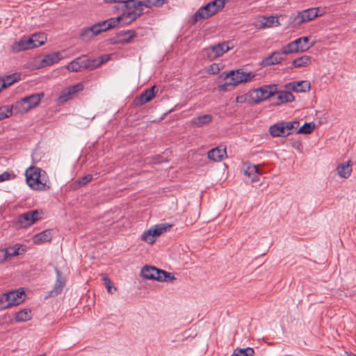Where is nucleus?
<instances>
[{"label":"nucleus","instance_id":"obj_21","mask_svg":"<svg viewBox=\"0 0 356 356\" xmlns=\"http://www.w3.org/2000/svg\"><path fill=\"white\" fill-rule=\"evenodd\" d=\"M269 132L273 137L286 136L291 134V132H286L284 122L271 125L269 128Z\"/></svg>","mask_w":356,"mask_h":356},{"label":"nucleus","instance_id":"obj_49","mask_svg":"<svg viewBox=\"0 0 356 356\" xmlns=\"http://www.w3.org/2000/svg\"><path fill=\"white\" fill-rule=\"evenodd\" d=\"M220 68L218 64L213 63L207 69V72L210 74H215L220 72Z\"/></svg>","mask_w":356,"mask_h":356},{"label":"nucleus","instance_id":"obj_47","mask_svg":"<svg viewBox=\"0 0 356 356\" xmlns=\"http://www.w3.org/2000/svg\"><path fill=\"white\" fill-rule=\"evenodd\" d=\"M284 124L285 126V129L286 132H291V131L293 129H296L299 125V122L298 121H292V122H284Z\"/></svg>","mask_w":356,"mask_h":356},{"label":"nucleus","instance_id":"obj_34","mask_svg":"<svg viewBox=\"0 0 356 356\" xmlns=\"http://www.w3.org/2000/svg\"><path fill=\"white\" fill-rule=\"evenodd\" d=\"M128 4L132 7H134V5H136L142 11H143V7L149 8L154 6L153 1H152L150 0H144V1L131 0V1L128 2Z\"/></svg>","mask_w":356,"mask_h":356},{"label":"nucleus","instance_id":"obj_18","mask_svg":"<svg viewBox=\"0 0 356 356\" xmlns=\"http://www.w3.org/2000/svg\"><path fill=\"white\" fill-rule=\"evenodd\" d=\"M282 49L280 51H274L270 56L265 58L261 61L263 66H270L278 64L284 59Z\"/></svg>","mask_w":356,"mask_h":356},{"label":"nucleus","instance_id":"obj_42","mask_svg":"<svg viewBox=\"0 0 356 356\" xmlns=\"http://www.w3.org/2000/svg\"><path fill=\"white\" fill-rule=\"evenodd\" d=\"M120 35L122 37V42L128 43L136 36V33L134 30H128L120 33Z\"/></svg>","mask_w":356,"mask_h":356},{"label":"nucleus","instance_id":"obj_6","mask_svg":"<svg viewBox=\"0 0 356 356\" xmlns=\"http://www.w3.org/2000/svg\"><path fill=\"white\" fill-rule=\"evenodd\" d=\"M231 44L232 42L227 41L211 45L202 50V56L209 60H215L232 49L233 46Z\"/></svg>","mask_w":356,"mask_h":356},{"label":"nucleus","instance_id":"obj_32","mask_svg":"<svg viewBox=\"0 0 356 356\" xmlns=\"http://www.w3.org/2000/svg\"><path fill=\"white\" fill-rule=\"evenodd\" d=\"M295 41H299V42H297V46L299 47L300 52L306 51L314 45V42L310 44H308L309 41V37H301L295 40Z\"/></svg>","mask_w":356,"mask_h":356},{"label":"nucleus","instance_id":"obj_1","mask_svg":"<svg viewBox=\"0 0 356 356\" xmlns=\"http://www.w3.org/2000/svg\"><path fill=\"white\" fill-rule=\"evenodd\" d=\"M120 22H122L121 16L109 18L106 20L97 22L90 27L81 29L80 38L83 41H89L94 36L116 26Z\"/></svg>","mask_w":356,"mask_h":356},{"label":"nucleus","instance_id":"obj_50","mask_svg":"<svg viewBox=\"0 0 356 356\" xmlns=\"http://www.w3.org/2000/svg\"><path fill=\"white\" fill-rule=\"evenodd\" d=\"M11 174L8 172H4L0 175V181H4L10 179Z\"/></svg>","mask_w":356,"mask_h":356},{"label":"nucleus","instance_id":"obj_16","mask_svg":"<svg viewBox=\"0 0 356 356\" xmlns=\"http://www.w3.org/2000/svg\"><path fill=\"white\" fill-rule=\"evenodd\" d=\"M33 181L37 182L35 185L32 184V183L28 184L33 190L47 191L51 188V184L45 171H43L41 177L36 178V180L34 179Z\"/></svg>","mask_w":356,"mask_h":356},{"label":"nucleus","instance_id":"obj_38","mask_svg":"<svg viewBox=\"0 0 356 356\" xmlns=\"http://www.w3.org/2000/svg\"><path fill=\"white\" fill-rule=\"evenodd\" d=\"M31 318V311L29 309L21 310L15 316V320L17 322L27 321Z\"/></svg>","mask_w":356,"mask_h":356},{"label":"nucleus","instance_id":"obj_27","mask_svg":"<svg viewBox=\"0 0 356 356\" xmlns=\"http://www.w3.org/2000/svg\"><path fill=\"white\" fill-rule=\"evenodd\" d=\"M338 175L343 178H348L352 172V165L350 161L342 163L337 166Z\"/></svg>","mask_w":356,"mask_h":356},{"label":"nucleus","instance_id":"obj_26","mask_svg":"<svg viewBox=\"0 0 356 356\" xmlns=\"http://www.w3.org/2000/svg\"><path fill=\"white\" fill-rule=\"evenodd\" d=\"M226 155V149L216 147L209 150L207 153L208 158L213 161H220Z\"/></svg>","mask_w":356,"mask_h":356},{"label":"nucleus","instance_id":"obj_12","mask_svg":"<svg viewBox=\"0 0 356 356\" xmlns=\"http://www.w3.org/2000/svg\"><path fill=\"white\" fill-rule=\"evenodd\" d=\"M83 90L82 83H79L76 85L64 88L60 93L58 101L59 103H65L72 99L77 92Z\"/></svg>","mask_w":356,"mask_h":356},{"label":"nucleus","instance_id":"obj_37","mask_svg":"<svg viewBox=\"0 0 356 356\" xmlns=\"http://www.w3.org/2000/svg\"><path fill=\"white\" fill-rule=\"evenodd\" d=\"M254 350L252 348H236L231 356H254Z\"/></svg>","mask_w":356,"mask_h":356},{"label":"nucleus","instance_id":"obj_44","mask_svg":"<svg viewBox=\"0 0 356 356\" xmlns=\"http://www.w3.org/2000/svg\"><path fill=\"white\" fill-rule=\"evenodd\" d=\"M315 125L314 123L305 122L299 129L298 130V134H311L314 129Z\"/></svg>","mask_w":356,"mask_h":356},{"label":"nucleus","instance_id":"obj_15","mask_svg":"<svg viewBox=\"0 0 356 356\" xmlns=\"http://www.w3.org/2000/svg\"><path fill=\"white\" fill-rule=\"evenodd\" d=\"M284 87L288 90L296 92H306L309 91L311 84L309 81H293L285 84Z\"/></svg>","mask_w":356,"mask_h":356},{"label":"nucleus","instance_id":"obj_10","mask_svg":"<svg viewBox=\"0 0 356 356\" xmlns=\"http://www.w3.org/2000/svg\"><path fill=\"white\" fill-rule=\"evenodd\" d=\"M129 1H124L125 4H124V6L121 8L123 11L122 14L120 15L123 24H130L144 13V12L140 10L136 5H134V7L129 5L128 2Z\"/></svg>","mask_w":356,"mask_h":356},{"label":"nucleus","instance_id":"obj_54","mask_svg":"<svg viewBox=\"0 0 356 356\" xmlns=\"http://www.w3.org/2000/svg\"><path fill=\"white\" fill-rule=\"evenodd\" d=\"M101 58H103V60H106V61H107L108 60V56H102Z\"/></svg>","mask_w":356,"mask_h":356},{"label":"nucleus","instance_id":"obj_13","mask_svg":"<svg viewBox=\"0 0 356 356\" xmlns=\"http://www.w3.org/2000/svg\"><path fill=\"white\" fill-rule=\"evenodd\" d=\"M157 92L158 89L156 86H153L149 89L144 90L139 96L134 99V104L138 106L145 104L155 97Z\"/></svg>","mask_w":356,"mask_h":356},{"label":"nucleus","instance_id":"obj_24","mask_svg":"<svg viewBox=\"0 0 356 356\" xmlns=\"http://www.w3.org/2000/svg\"><path fill=\"white\" fill-rule=\"evenodd\" d=\"M258 23H259V24H257L256 26L259 29H264L280 25L278 19L274 16L261 17V19L258 21Z\"/></svg>","mask_w":356,"mask_h":356},{"label":"nucleus","instance_id":"obj_55","mask_svg":"<svg viewBox=\"0 0 356 356\" xmlns=\"http://www.w3.org/2000/svg\"><path fill=\"white\" fill-rule=\"evenodd\" d=\"M354 356H356L355 355H354Z\"/></svg>","mask_w":356,"mask_h":356},{"label":"nucleus","instance_id":"obj_19","mask_svg":"<svg viewBox=\"0 0 356 356\" xmlns=\"http://www.w3.org/2000/svg\"><path fill=\"white\" fill-rule=\"evenodd\" d=\"M44 170H42L40 168L31 166L28 169H26L25 172L26 180L27 184L32 183V184L35 185L36 181H33L34 179L36 180V178L41 177L42 173H43Z\"/></svg>","mask_w":356,"mask_h":356},{"label":"nucleus","instance_id":"obj_36","mask_svg":"<svg viewBox=\"0 0 356 356\" xmlns=\"http://www.w3.org/2000/svg\"><path fill=\"white\" fill-rule=\"evenodd\" d=\"M106 62V60H103V58H99L97 59L89 60L86 57V64L87 65L86 69L92 70L98 67H99L102 64Z\"/></svg>","mask_w":356,"mask_h":356},{"label":"nucleus","instance_id":"obj_8","mask_svg":"<svg viewBox=\"0 0 356 356\" xmlns=\"http://www.w3.org/2000/svg\"><path fill=\"white\" fill-rule=\"evenodd\" d=\"M24 291L22 289L11 291L0 296L1 308L7 309L14 305H18L24 301Z\"/></svg>","mask_w":356,"mask_h":356},{"label":"nucleus","instance_id":"obj_28","mask_svg":"<svg viewBox=\"0 0 356 356\" xmlns=\"http://www.w3.org/2000/svg\"><path fill=\"white\" fill-rule=\"evenodd\" d=\"M277 94V102L275 103L276 105H280L286 102H292L295 100V97L289 91H278Z\"/></svg>","mask_w":356,"mask_h":356},{"label":"nucleus","instance_id":"obj_20","mask_svg":"<svg viewBox=\"0 0 356 356\" xmlns=\"http://www.w3.org/2000/svg\"><path fill=\"white\" fill-rule=\"evenodd\" d=\"M86 56H82L70 62L66 68L70 72H79L82 69H86Z\"/></svg>","mask_w":356,"mask_h":356},{"label":"nucleus","instance_id":"obj_7","mask_svg":"<svg viewBox=\"0 0 356 356\" xmlns=\"http://www.w3.org/2000/svg\"><path fill=\"white\" fill-rule=\"evenodd\" d=\"M220 77L225 80H229V83L235 86L241 83L251 81L254 77V74L239 69L236 71L232 70L227 73L223 72L220 74Z\"/></svg>","mask_w":356,"mask_h":356},{"label":"nucleus","instance_id":"obj_2","mask_svg":"<svg viewBox=\"0 0 356 356\" xmlns=\"http://www.w3.org/2000/svg\"><path fill=\"white\" fill-rule=\"evenodd\" d=\"M225 1V0H214L204 6L200 8L193 15V24L205 19L216 14L220 9L224 8Z\"/></svg>","mask_w":356,"mask_h":356},{"label":"nucleus","instance_id":"obj_23","mask_svg":"<svg viewBox=\"0 0 356 356\" xmlns=\"http://www.w3.org/2000/svg\"><path fill=\"white\" fill-rule=\"evenodd\" d=\"M212 120L213 116L211 115L205 114L193 118L191 120V124L193 127H201L211 123Z\"/></svg>","mask_w":356,"mask_h":356},{"label":"nucleus","instance_id":"obj_51","mask_svg":"<svg viewBox=\"0 0 356 356\" xmlns=\"http://www.w3.org/2000/svg\"><path fill=\"white\" fill-rule=\"evenodd\" d=\"M168 0H155L153 1V6L155 7H161L164 3H166Z\"/></svg>","mask_w":356,"mask_h":356},{"label":"nucleus","instance_id":"obj_39","mask_svg":"<svg viewBox=\"0 0 356 356\" xmlns=\"http://www.w3.org/2000/svg\"><path fill=\"white\" fill-rule=\"evenodd\" d=\"M236 102L240 104L245 102H248L249 104H254L252 92L250 91L249 93L237 96L236 98Z\"/></svg>","mask_w":356,"mask_h":356},{"label":"nucleus","instance_id":"obj_11","mask_svg":"<svg viewBox=\"0 0 356 356\" xmlns=\"http://www.w3.org/2000/svg\"><path fill=\"white\" fill-rule=\"evenodd\" d=\"M40 212L38 210L29 211L24 213L17 218L15 226L17 228H26L38 221L40 217Z\"/></svg>","mask_w":356,"mask_h":356},{"label":"nucleus","instance_id":"obj_22","mask_svg":"<svg viewBox=\"0 0 356 356\" xmlns=\"http://www.w3.org/2000/svg\"><path fill=\"white\" fill-rule=\"evenodd\" d=\"M56 273V280L54 284V289L51 291V296H56L60 293L65 285V279L63 277L61 272L57 268H55Z\"/></svg>","mask_w":356,"mask_h":356},{"label":"nucleus","instance_id":"obj_33","mask_svg":"<svg viewBox=\"0 0 356 356\" xmlns=\"http://www.w3.org/2000/svg\"><path fill=\"white\" fill-rule=\"evenodd\" d=\"M297 41L293 40V42H289L286 45L284 46L281 49L284 55L300 52L299 47L297 46Z\"/></svg>","mask_w":356,"mask_h":356},{"label":"nucleus","instance_id":"obj_25","mask_svg":"<svg viewBox=\"0 0 356 356\" xmlns=\"http://www.w3.org/2000/svg\"><path fill=\"white\" fill-rule=\"evenodd\" d=\"M61 58L62 56L59 52H54L52 54L45 55L42 59L40 65L42 67L49 66L54 63H57Z\"/></svg>","mask_w":356,"mask_h":356},{"label":"nucleus","instance_id":"obj_9","mask_svg":"<svg viewBox=\"0 0 356 356\" xmlns=\"http://www.w3.org/2000/svg\"><path fill=\"white\" fill-rule=\"evenodd\" d=\"M252 92L254 98V104H257L275 95L277 92V86L275 84L265 85L252 90Z\"/></svg>","mask_w":356,"mask_h":356},{"label":"nucleus","instance_id":"obj_29","mask_svg":"<svg viewBox=\"0 0 356 356\" xmlns=\"http://www.w3.org/2000/svg\"><path fill=\"white\" fill-rule=\"evenodd\" d=\"M53 234L51 230L47 229L33 236V240L35 243H41L50 241Z\"/></svg>","mask_w":356,"mask_h":356},{"label":"nucleus","instance_id":"obj_35","mask_svg":"<svg viewBox=\"0 0 356 356\" xmlns=\"http://www.w3.org/2000/svg\"><path fill=\"white\" fill-rule=\"evenodd\" d=\"M311 63V57L309 56H302L295 59L293 61V66L295 67H305Z\"/></svg>","mask_w":356,"mask_h":356},{"label":"nucleus","instance_id":"obj_48","mask_svg":"<svg viewBox=\"0 0 356 356\" xmlns=\"http://www.w3.org/2000/svg\"><path fill=\"white\" fill-rule=\"evenodd\" d=\"M92 179V175H87L84 177L79 178L77 181L79 186H83L90 182Z\"/></svg>","mask_w":356,"mask_h":356},{"label":"nucleus","instance_id":"obj_4","mask_svg":"<svg viewBox=\"0 0 356 356\" xmlns=\"http://www.w3.org/2000/svg\"><path fill=\"white\" fill-rule=\"evenodd\" d=\"M143 277L147 280H154L159 282H172L175 280L171 273L160 270L154 266H146L142 268Z\"/></svg>","mask_w":356,"mask_h":356},{"label":"nucleus","instance_id":"obj_41","mask_svg":"<svg viewBox=\"0 0 356 356\" xmlns=\"http://www.w3.org/2000/svg\"><path fill=\"white\" fill-rule=\"evenodd\" d=\"M152 229L153 228L152 227L148 230L144 232L141 236L143 241L149 244H152L155 242V236H156V234H154V233L152 232Z\"/></svg>","mask_w":356,"mask_h":356},{"label":"nucleus","instance_id":"obj_53","mask_svg":"<svg viewBox=\"0 0 356 356\" xmlns=\"http://www.w3.org/2000/svg\"><path fill=\"white\" fill-rule=\"evenodd\" d=\"M4 88H6V87H5V82H3V81H2V79H0V92H1L3 89H4Z\"/></svg>","mask_w":356,"mask_h":356},{"label":"nucleus","instance_id":"obj_17","mask_svg":"<svg viewBox=\"0 0 356 356\" xmlns=\"http://www.w3.org/2000/svg\"><path fill=\"white\" fill-rule=\"evenodd\" d=\"M244 174L251 178L252 182H257L259 181L258 175H261V171L259 169L258 165H252L249 163H244L243 165Z\"/></svg>","mask_w":356,"mask_h":356},{"label":"nucleus","instance_id":"obj_3","mask_svg":"<svg viewBox=\"0 0 356 356\" xmlns=\"http://www.w3.org/2000/svg\"><path fill=\"white\" fill-rule=\"evenodd\" d=\"M44 97V92H39L26 96L19 101L16 102V103L13 105L15 113L22 114L28 112L31 108L37 106Z\"/></svg>","mask_w":356,"mask_h":356},{"label":"nucleus","instance_id":"obj_45","mask_svg":"<svg viewBox=\"0 0 356 356\" xmlns=\"http://www.w3.org/2000/svg\"><path fill=\"white\" fill-rule=\"evenodd\" d=\"M101 277H102V280L104 282V284L107 289L108 292L109 293L113 294V291H116V288L115 287L113 288L111 280L109 279V277L105 273L101 274Z\"/></svg>","mask_w":356,"mask_h":356},{"label":"nucleus","instance_id":"obj_40","mask_svg":"<svg viewBox=\"0 0 356 356\" xmlns=\"http://www.w3.org/2000/svg\"><path fill=\"white\" fill-rule=\"evenodd\" d=\"M15 113L13 105L11 106L8 105L0 106V120L8 118Z\"/></svg>","mask_w":356,"mask_h":356},{"label":"nucleus","instance_id":"obj_5","mask_svg":"<svg viewBox=\"0 0 356 356\" xmlns=\"http://www.w3.org/2000/svg\"><path fill=\"white\" fill-rule=\"evenodd\" d=\"M318 8H310L291 15L289 17V24L293 27L300 26L306 22L311 21L318 16Z\"/></svg>","mask_w":356,"mask_h":356},{"label":"nucleus","instance_id":"obj_46","mask_svg":"<svg viewBox=\"0 0 356 356\" xmlns=\"http://www.w3.org/2000/svg\"><path fill=\"white\" fill-rule=\"evenodd\" d=\"M19 75L16 74H13L11 75L6 76V77L1 79L3 82H5V87L7 88L14 83L17 82L19 80Z\"/></svg>","mask_w":356,"mask_h":356},{"label":"nucleus","instance_id":"obj_52","mask_svg":"<svg viewBox=\"0 0 356 356\" xmlns=\"http://www.w3.org/2000/svg\"><path fill=\"white\" fill-rule=\"evenodd\" d=\"M231 86V85L229 83V81L226 82V83H224V84L219 85V86H218L219 90H220V91H225V90H227V86Z\"/></svg>","mask_w":356,"mask_h":356},{"label":"nucleus","instance_id":"obj_30","mask_svg":"<svg viewBox=\"0 0 356 356\" xmlns=\"http://www.w3.org/2000/svg\"><path fill=\"white\" fill-rule=\"evenodd\" d=\"M20 247L18 245H15L13 247H9L5 249H2L0 252L3 254V259L6 260L11 257H15L19 254Z\"/></svg>","mask_w":356,"mask_h":356},{"label":"nucleus","instance_id":"obj_14","mask_svg":"<svg viewBox=\"0 0 356 356\" xmlns=\"http://www.w3.org/2000/svg\"><path fill=\"white\" fill-rule=\"evenodd\" d=\"M34 48L31 37H23L15 42L11 46V50L14 53L26 51Z\"/></svg>","mask_w":356,"mask_h":356},{"label":"nucleus","instance_id":"obj_31","mask_svg":"<svg viewBox=\"0 0 356 356\" xmlns=\"http://www.w3.org/2000/svg\"><path fill=\"white\" fill-rule=\"evenodd\" d=\"M31 38L34 48L42 46L47 42V35L44 33H34L31 35Z\"/></svg>","mask_w":356,"mask_h":356},{"label":"nucleus","instance_id":"obj_43","mask_svg":"<svg viewBox=\"0 0 356 356\" xmlns=\"http://www.w3.org/2000/svg\"><path fill=\"white\" fill-rule=\"evenodd\" d=\"M172 227V225L168 224H160L155 225L152 229V232L156 234V236H160L163 232H166L167 229H170Z\"/></svg>","mask_w":356,"mask_h":356}]
</instances>
